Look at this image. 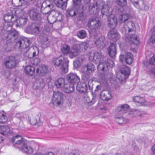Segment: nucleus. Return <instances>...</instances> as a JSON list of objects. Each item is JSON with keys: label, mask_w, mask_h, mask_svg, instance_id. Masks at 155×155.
I'll use <instances>...</instances> for the list:
<instances>
[{"label": "nucleus", "mask_w": 155, "mask_h": 155, "mask_svg": "<svg viewBox=\"0 0 155 155\" xmlns=\"http://www.w3.org/2000/svg\"><path fill=\"white\" fill-rule=\"evenodd\" d=\"M136 30L134 24L132 21H129L125 23L122 29L121 32L123 34L128 35L126 41L130 45H137L139 43Z\"/></svg>", "instance_id": "obj_1"}, {"label": "nucleus", "mask_w": 155, "mask_h": 155, "mask_svg": "<svg viewBox=\"0 0 155 155\" xmlns=\"http://www.w3.org/2000/svg\"><path fill=\"white\" fill-rule=\"evenodd\" d=\"M93 61L98 64L97 69L99 71H107L109 68L113 66V61L109 59H106L101 52H95L94 54Z\"/></svg>", "instance_id": "obj_2"}, {"label": "nucleus", "mask_w": 155, "mask_h": 155, "mask_svg": "<svg viewBox=\"0 0 155 155\" xmlns=\"http://www.w3.org/2000/svg\"><path fill=\"white\" fill-rule=\"evenodd\" d=\"M31 43L30 40L28 38L23 37H20V50L21 51H25V55L27 57L31 58L33 57H30L31 54L32 48H28L30 44Z\"/></svg>", "instance_id": "obj_3"}, {"label": "nucleus", "mask_w": 155, "mask_h": 155, "mask_svg": "<svg viewBox=\"0 0 155 155\" xmlns=\"http://www.w3.org/2000/svg\"><path fill=\"white\" fill-rule=\"evenodd\" d=\"M69 60L67 58L62 56L54 59L53 63L57 66L59 67L61 71L64 73L68 71Z\"/></svg>", "instance_id": "obj_4"}, {"label": "nucleus", "mask_w": 155, "mask_h": 155, "mask_svg": "<svg viewBox=\"0 0 155 155\" xmlns=\"http://www.w3.org/2000/svg\"><path fill=\"white\" fill-rule=\"evenodd\" d=\"M95 70V67L92 63H89L85 66H83L81 68V71L85 77L88 79L90 78V75Z\"/></svg>", "instance_id": "obj_5"}, {"label": "nucleus", "mask_w": 155, "mask_h": 155, "mask_svg": "<svg viewBox=\"0 0 155 155\" xmlns=\"http://www.w3.org/2000/svg\"><path fill=\"white\" fill-rule=\"evenodd\" d=\"M130 73L129 68L125 65H123L120 68V72L117 77L119 80L122 81L128 77Z\"/></svg>", "instance_id": "obj_6"}, {"label": "nucleus", "mask_w": 155, "mask_h": 155, "mask_svg": "<svg viewBox=\"0 0 155 155\" xmlns=\"http://www.w3.org/2000/svg\"><path fill=\"white\" fill-rule=\"evenodd\" d=\"M7 39L9 42L15 43V45L18 46L19 44V38H18V32L16 31L9 32L7 36Z\"/></svg>", "instance_id": "obj_7"}, {"label": "nucleus", "mask_w": 155, "mask_h": 155, "mask_svg": "<svg viewBox=\"0 0 155 155\" xmlns=\"http://www.w3.org/2000/svg\"><path fill=\"white\" fill-rule=\"evenodd\" d=\"M63 100V94L59 91H54L53 94V103L55 105H59Z\"/></svg>", "instance_id": "obj_8"}, {"label": "nucleus", "mask_w": 155, "mask_h": 155, "mask_svg": "<svg viewBox=\"0 0 155 155\" xmlns=\"http://www.w3.org/2000/svg\"><path fill=\"white\" fill-rule=\"evenodd\" d=\"M120 61L121 62L124 60L126 63L128 64H131L133 62V56L130 52H127L124 55L120 54L119 56Z\"/></svg>", "instance_id": "obj_9"}, {"label": "nucleus", "mask_w": 155, "mask_h": 155, "mask_svg": "<svg viewBox=\"0 0 155 155\" xmlns=\"http://www.w3.org/2000/svg\"><path fill=\"white\" fill-rule=\"evenodd\" d=\"M49 1H46L43 2L41 5V10L42 13L45 14L49 15L51 13V9L53 7L52 4H47V2Z\"/></svg>", "instance_id": "obj_10"}, {"label": "nucleus", "mask_w": 155, "mask_h": 155, "mask_svg": "<svg viewBox=\"0 0 155 155\" xmlns=\"http://www.w3.org/2000/svg\"><path fill=\"white\" fill-rule=\"evenodd\" d=\"M66 79L68 82L74 85L76 84L80 81V78L75 73H71L67 75Z\"/></svg>", "instance_id": "obj_11"}, {"label": "nucleus", "mask_w": 155, "mask_h": 155, "mask_svg": "<svg viewBox=\"0 0 155 155\" xmlns=\"http://www.w3.org/2000/svg\"><path fill=\"white\" fill-rule=\"evenodd\" d=\"M18 63L15 57L10 56L8 59L5 62V65L7 68H12L15 67Z\"/></svg>", "instance_id": "obj_12"}, {"label": "nucleus", "mask_w": 155, "mask_h": 155, "mask_svg": "<svg viewBox=\"0 0 155 155\" xmlns=\"http://www.w3.org/2000/svg\"><path fill=\"white\" fill-rule=\"evenodd\" d=\"M26 31L28 33L35 35H38L40 32L39 27L37 24L35 23H32L30 27H27Z\"/></svg>", "instance_id": "obj_13"}, {"label": "nucleus", "mask_w": 155, "mask_h": 155, "mask_svg": "<svg viewBox=\"0 0 155 155\" xmlns=\"http://www.w3.org/2000/svg\"><path fill=\"white\" fill-rule=\"evenodd\" d=\"M48 66L43 64L39 66L37 68L36 72L37 74L40 77H43L46 75L48 71Z\"/></svg>", "instance_id": "obj_14"}, {"label": "nucleus", "mask_w": 155, "mask_h": 155, "mask_svg": "<svg viewBox=\"0 0 155 155\" xmlns=\"http://www.w3.org/2000/svg\"><path fill=\"white\" fill-rule=\"evenodd\" d=\"M87 26L89 28L95 29L101 26V23L100 21L97 18H91L89 20Z\"/></svg>", "instance_id": "obj_15"}, {"label": "nucleus", "mask_w": 155, "mask_h": 155, "mask_svg": "<svg viewBox=\"0 0 155 155\" xmlns=\"http://www.w3.org/2000/svg\"><path fill=\"white\" fill-rule=\"evenodd\" d=\"M108 38L114 41H116L119 38V35L117 31L114 29H110L107 34Z\"/></svg>", "instance_id": "obj_16"}, {"label": "nucleus", "mask_w": 155, "mask_h": 155, "mask_svg": "<svg viewBox=\"0 0 155 155\" xmlns=\"http://www.w3.org/2000/svg\"><path fill=\"white\" fill-rule=\"evenodd\" d=\"M107 25L111 29H114L116 27L117 23V19L114 15H111L107 18Z\"/></svg>", "instance_id": "obj_17"}, {"label": "nucleus", "mask_w": 155, "mask_h": 155, "mask_svg": "<svg viewBox=\"0 0 155 155\" xmlns=\"http://www.w3.org/2000/svg\"><path fill=\"white\" fill-rule=\"evenodd\" d=\"M29 17L31 19L35 21L39 20L40 18V15L38 11L35 9L31 10L29 12Z\"/></svg>", "instance_id": "obj_18"}, {"label": "nucleus", "mask_w": 155, "mask_h": 155, "mask_svg": "<svg viewBox=\"0 0 155 155\" xmlns=\"http://www.w3.org/2000/svg\"><path fill=\"white\" fill-rule=\"evenodd\" d=\"M4 19L5 22H16L18 18L15 15L14 16L11 13H7L5 15L4 17Z\"/></svg>", "instance_id": "obj_19"}, {"label": "nucleus", "mask_w": 155, "mask_h": 155, "mask_svg": "<svg viewBox=\"0 0 155 155\" xmlns=\"http://www.w3.org/2000/svg\"><path fill=\"white\" fill-rule=\"evenodd\" d=\"M100 95L101 99L104 101H107L112 98L111 92L108 90L102 91Z\"/></svg>", "instance_id": "obj_20"}, {"label": "nucleus", "mask_w": 155, "mask_h": 155, "mask_svg": "<svg viewBox=\"0 0 155 155\" xmlns=\"http://www.w3.org/2000/svg\"><path fill=\"white\" fill-rule=\"evenodd\" d=\"M107 51L109 56L111 58L114 57L117 53L116 44L111 43L110 45L108 48Z\"/></svg>", "instance_id": "obj_21"}, {"label": "nucleus", "mask_w": 155, "mask_h": 155, "mask_svg": "<svg viewBox=\"0 0 155 155\" xmlns=\"http://www.w3.org/2000/svg\"><path fill=\"white\" fill-rule=\"evenodd\" d=\"M105 38L103 36L99 37L95 41L96 46L100 49H103L105 45Z\"/></svg>", "instance_id": "obj_22"}, {"label": "nucleus", "mask_w": 155, "mask_h": 155, "mask_svg": "<svg viewBox=\"0 0 155 155\" xmlns=\"http://www.w3.org/2000/svg\"><path fill=\"white\" fill-rule=\"evenodd\" d=\"M68 0H54L55 5L62 9H66Z\"/></svg>", "instance_id": "obj_23"}, {"label": "nucleus", "mask_w": 155, "mask_h": 155, "mask_svg": "<svg viewBox=\"0 0 155 155\" xmlns=\"http://www.w3.org/2000/svg\"><path fill=\"white\" fill-rule=\"evenodd\" d=\"M87 85L85 83H77L76 89L81 93H84L87 92Z\"/></svg>", "instance_id": "obj_24"}, {"label": "nucleus", "mask_w": 155, "mask_h": 155, "mask_svg": "<svg viewBox=\"0 0 155 155\" xmlns=\"http://www.w3.org/2000/svg\"><path fill=\"white\" fill-rule=\"evenodd\" d=\"M74 85L68 82L65 84L64 87V91L65 93H68L73 92L74 89Z\"/></svg>", "instance_id": "obj_25"}, {"label": "nucleus", "mask_w": 155, "mask_h": 155, "mask_svg": "<svg viewBox=\"0 0 155 155\" xmlns=\"http://www.w3.org/2000/svg\"><path fill=\"white\" fill-rule=\"evenodd\" d=\"M130 108L129 106L127 104L122 105L118 106L117 109V111L118 112H120L122 114L127 113Z\"/></svg>", "instance_id": "obj_26"}, {"label": "nucleus", "mask_w": 155, "mask_h": 155, "mask_svg": "<svg viewBox=\"0 0 155 155\" xmlns=\"http://www.w3.org/2000/svg\"><path fill=\"white\" fill-rule=\"evenodd\" d=\"M143 64L145 67L149 69L151 68V65H155V55H153L150 58L149 63L147 61H146L144 62Z\"/></svg>", "instance_id": "obj_27"}, {"label": "nucleus", "mask_w": 155, "mask_h": 155, "mask_svg": "<svg viewBox=\"0 0 155 155\" xmlns=\"http://www.w3.org/2000/svg\"><path fill=\"white\" fill-rule=\"evenodd\" d=\"M12 140L13 144V146L16 148L19 149V135H17L13 136L12 139Z\"/></svg>", "instance_id": "obj_28"}, {"label": "nucleus", "mask_w": 155, "mask_h": 155, "mask_svg": "<svg viewBox=\"0 0 155 155\" xmlns=\"http://www.w3.org/2000/svg\"><path fill=\"white\" fill-rule=\"evenodd\" d=\"M65 79L63 78H60L55 81V85L59 88H62L65 85Z\"/></svg>", "instance_id": "obj_29"}, {"label": "nucleus", "mask_w": 155, "mask_h": 155, "mask_svg": "<svg viewBox=\"0 0 155 155\" xmlns=\"http://www.w3.org/2000/svg\"><path fill=\"white\" fill-rule=\"evenodd\" d=\"M25 73L28 75L32 76L34 73L35 68L33 66H28L25 68Z\"/></svg>", "instance_id": "obj_30"}, {"label": "nucleus", "mask_w": 155, "mask_h": 155, "mask_svg": "<svg viewBox=\"0 0 155 155\" xmlns=\"http://www.w3.org/2000/svg\"><path fill=\"white\" fill-rule=\"evenodd\" d=\"M31 124L33 125H37L38 126H40L42 125V122L40 120V118L38 116L34 118L32 120L30 121Z\"/></svg>", "instance_id": "obj_31"}, {"label": "nucleus", "mask_w": 155, "mask_h": 155, "mask_svg": "<svg viewBox=\"0 0 155 155\" xmlns=\"http://www.w3.org/2000/svg\"><path fill=\"white\" fill-rule=\"evenodd\" d=\"M79 54L80 51L79 50L73 48L69 53V56L71 58H73L78 55Z\"/></svg>", "instance_id": "obj_32"}, {"label": "nucleus", "mask_w": 155, "mask_h": 155, "mask_svg": "<svg viewBox=\"0 0 155 155\" xmlns=\"http://www.w3.org/2000/svg\"><path fill=\"white\" fill-rule=\"evenodd\" d=\"M114 120L118 124H122L126 123L127 120L121 116H117L115 117Z\"/></svg>", "instance_id": "obj_33"}, {"label": "nucleus", "mask_w": 155, "mask_h": 155, "mask_svg": "<svg viewBox=\"0 0 155 155\" xmlns=\"http://www.w3.org/2000/svg\"><path fill=\"white\" fill-rule=\"evenodd\" d=\"M12 22H5L3 24V29L5 31H8L12 29Z\"/></svg>", "instance_id": "obj_34"}, {"label": "nucleus", "mask_w": 155, "mask_h": 155, "mask_svg": "<svg viewBox=\"0 0 155 155\" xmlns=\"http://www.w3.org/2000/svg\"><path fill=\"white\" fill-rule=\"evenodd\" d=\"M134 100L136 102L140 103L141 105L145 104L146 103L145 100L143 97H139L138 96L134 97Z\"/></svg>", "instance_id": "obj_35"}, {"label": "nucleus", "mask_w": 155, "mask_h": 155, "mask_svg": "<svg viewBox=\"0 0 155 155\" xmlns=\"http://www.w3.org/2000/svg\"><path fill=\"white\" fill-rule=\"evenodd\" d=\"M70 47L66 44L63 45L61 48L62 52L64 54H68L70 51Z\"/></svg>", "instance_id": "obj_36"}, {"label": "nucleus", "mask_w": 155, "mask_h": 155, "mask_svg": "<svg viewBox=\"0 0 155 155\" xmlns=\"http://www.w3.org/2000/svg\"><path fill=\"white\" fill-rule=\"evenodd\" d=\"M20 137H21L20 139V149L21 150L27 145V141L26 139L21 137V136Z\"/></svg>", "instance_id": "obj_37"}, {"label": "nucleus", "mask_w": 155, "mask_h": 155, "mask_svg": "<svg viewBox=\"0 0 155 155\" xmlns=\"http://www.w3.org/2000/svg\"><path fill=\"white\" fill-rule=\"evenodd\" d=\"M98 10L94 4H91L89 7V12L91 14H95L98 12Z\"/></svg>", "instance_id": "obj_38"}, {"label": "nucleus", "mask_w": 155, "mask_h": 155, "mask_svg": "<svg viewBox=\"0 0 155 155\" xmlns=\"http://www.w3.org/2000/svg\"><path fill=\"white\" fill-rule=\"evenodd\" d=\"M67 13L70 16L73 17L75 16L78 13L77 10L73 9L72 8L68 9L67 11Z\"/></svg>", "instance_id": "obj_39"}, {"label": "nucleus", "mask_w": 155, "mask_h": 155, "mask_svg": "<svg viewBox=\"0 0 155 155\" xmlns=\"http://www.w3.org/2000/svg\"><path fill=\"white\" fill-rule=\"evenodd\" d=\"M87 35L86 31L84 30H80L78 32L77 34L78 37L80 39L84 38L86 37Z\"/></svg>", "instance_id": "obj_40"}, {"label": "nucleus", "mask_w": 155, "mask_h": 155, "mask_svg": "<svg viewBox=\"0 0 155 155\" xmlns=\"http://www.w3.org/2000/svg\"><path fill=\"white\" fill-rule=\"evenodd\" d=\"M21 150L26 153L29 154L32 153L33 151V148L27 145L22 149Z\"/></svg>", "instance_id": "obj_41"}, {"label": "nucleus", "mask_w": 155, "mask_h": 155, "mask_svg": "<svg viewBox=\"0 0 155 155\" xmlns=\"http://www.w3.org/2000/svg\"><path fill=\"white\" fill-rule=\"evenodd\" d=\"M130 18V15L128 13H126L122 15L120 18V23H123L126 20Z\"/></svg>", "instance_id": "obj_42"}, {"label": "nucleus", "mask_w": 155, "mask_h": 155, "mask_svg": "<svg viewBox=\"0 0 155 155\" xmlns=\"http://www.w3.org/2000/svg\"><path fill=\"white\" fill-rule=\"evenodd\" d=\"M8 120L7 117L4 113L0 112V123H4Z\"/></svg>", "instance_id": "obj_43"}, {"label": "nucleus", "mask_w": 155, "mask_h": 155, "mask_svg": "<svg viewBox=\"0 0 155 155\" xmlns=\"http://www.w3.org/2000/svg\"><path fill=\"white\" fill-rule=\"evenodd\" d=\"M31 54L30 55V57H33L38 54V48L36 46L32 48L31 49Z\"/></svg>", "instance_id": "obj_44"}, {"label": "nucleus", "mask_w": 155, "mask_h": 155, "mask_svg": "<svg viewBox=\"0 0 155 155\" xmlns=\"http://www.w3.org/2000/svg\"><path fill=\"white\" fill-rule=\"evenodd\" d=\"M138 112H139V111H136V109H133L130 110L127 112V114L129 117H134L137 116V114Z\"/></svg>", "instance_id": "obj_45"}, {"label": "nucleus", "mask_w": 155, "mask_h": 155, "mask_svg": "<svg viewBox=\"0 0 155 155\" xmlns=\"http://www.w3.org/2000/svg\"><path fill=\"white\" fill-rule=\"evenodd\" d=\"M95 7L98 9H99L101 8L104 7V5H106L104 4V2L102 0H99L96 2L95 3Z\"/></svg>", "instance_id": "obj_46"}, {"label": "nucleus", "mask_w": 155, "mask_h": 155, "mask_svg": "<svg viewBox=\"0 0 155 155\" xmlns=\"http://www.w3.org/2000/svg\"><path fill=\"white\" fill-rule=\"evenodd\" d=\"M42 47L43 48H46L49 45V42L46 37H45L44 40H43L42 41Z\"/></svg>", "instance_id": "obj_47"}, {"label": "nucleus", "mask_w": 155, "mask_h": 155, "mask_svg": "<svg viewBox=\"0 0 155 155\" xmlns=\"http://www.w3.org/2000/svg\"><path fill=\"white\" fill-rule=\"evenodd\" d=\"M108 7L107 5H104V7L101 8V12L103 15H107L108 12Z\"/></svg>", "instance_id": "obj_48"}, {"label": "nucleus", "mask_w": 155, "mask_h": 155, "mask_svg": "<svg viewBox=\"0 0 155 155\" xmlns=\"http://www.w3.org/2000/svg\"><path fill=\"white\" fill-rule=\"evenodd\" d=\"M6 130L5 132H2L1 133V134L8 136L9 135L12 134L13 132L12 129H10L8 127L6 128Z\"/></svg>", "instance_id": "obj_49"}, {"label": "nucleus", "mask_w": 155, "mask_h": 155, "mask_svg": "<svg viewBox=\"0 0 155 155\" xmlns=\"http://www.w3.org/2000/svg\"><path fill=\"white\" fill-rule=\"evenodd\" d=\"M28 19L25 16L24 17H20V25H24L27 21Z\"/></svg>", "instance_id": "obj_50"}, {"label": "nucleus", "mask_w": 155, "mask_h": 155, "mask_svg": "<svg viewBox=\"0 0 155 155\" xmlns=\"http://www.w3.org/2000/svg\"><path fill=\"white\" fill-rule=\"evenodd\" d=\"M86 101L84 102V103L86 104H88L89 105H91L93 104H94L95 102L94 98L93 97L92 98V100L90 101L89 100V98L88 97H87L86 98Z\"/></svg>", "instance_id": "obj_51"}, {"label": "nucleus", "mask_w": 155, "mask_h": 155, "mask_svg": "<svg viewBox=\"0 0 155 155\" xmlns=\"http://www.w3.org/2000/svg\"><path fill=\"white\" fill-rule=\"evenodd\" d=\"M86 18V17L84 14L83 12H81L79 14L78 17V20L80 21H84Z\"/></svg>", "instance_id": "obj_52"}, {"label": "nucleus", "mask_w": 155, "mask_h": 155, "mask_svg": "<svg viewBox=\"0 0 155 155\" xmlns=\"http://www.w3.org/2000/svg\"><path fill=\"white\" fill-rule=\"evenodd\" d=\"M51 13H52L53 16L56 18L58 17L60 15H61L60 12L54 9L51 10Z\"/></svg>", "instance_id": "obj_53"}, {"label": "nucleus", "mask_w": 155, "mask_h": 155, "mask_svg": "<svg viewBox=\"0 0 155 155\" xmlns=\"http://www.w3.org/2000/svg\"><path fill=\"white\" fill-rule=\"evenodd\" d=\"M117 4L119 5L124 6L125 5L127 4V0H117Z\"/></svg>", "instance_id": "obj_54"}, {"label": "nucleus", "mask_w": 155, "mask_h": 155, "mask_svg": "<svg viewBox=\"0 0 155 155\" xmlns=\"http://www.w3.org/2000/svg\"><path fill=\"white\" fill-rule=\"evenodd\" d=\"M88 46V43L86 42H83L80 45V46L82 50H84L86 49Z\"/></svg>", "instance_id": "obj_55"}, {"label": "nucleus", "mask_w": 155, "mask_h": 155, "mask_svg": "<svg viewBox=\"0 0 155 155\" xmlns=\"http://www.w3.org/2000/svg\"><path fill=\"white\" fill-rule=\"evenodd\" d=\"M152 35L151 37L150 41L152 44H155V26L153 29Z\"/></svg>", "instance_id": "obj_56"}, {"label": "nucleus", "mask_w": 155, "mask_h": 155, "mask_svg": "<svg viewBox=\"0 0 155 155\" xmlns=\"http://www.w3.org/2000/svg\"><path fill=\"white\" fill-rule=\"evenodd\" d=\"M40 59L37 58H35L31 61V64L35 65L38 64L40 63Z\"/></svg>", "instance_id": "obj_57"}, {"label": "nucleus", "mask_w": 155, "mask_h": 155, "mask_svg": "<svg viewBox=\"0 0 155 155\" xmlns=\"http://www.w3.org/2000/svg\"><path fill=\"white\" fill-rule=\"evenodd\" d=\"M104 71L105 72V74L104 75V74H101L100 75V77L101 78V80L103 81H105L106 80V79L107 78V74L108 73V70L107 72L105 71Z\"/></svg>", "instance_id": "obj_58"}, {"label": "nucleus", "mask_w": 155, "mask_h": 155, "mask_svg": "<svg viewBox=\"0 0 155 155\" xmlns=\"http://www.w3.org/2000/svg\"><path fill=\"white\" fill-rule=\"evenodd\" d=\"M74 66L75 68H78L80 67L81 65V64L80 61L78 60H76L73 62Z\"/></svg>", "instance_id": "obj_59"}, {"label": "nucleus", "mask_w": 155, "mask_h": 155, "mask_svg": "<svg viewBox=\"0 0 155 155\" xmlns=\"http://www.w3.org/2000/svg\"><path fill=\"white\" fill-rule=\"evenodd\" d=\"M73 5L74 6H78L81 3V0H73Z\"/></svg>", "instance_id": "obj_60"}, {"label": "nucleus", "mask_w": 155, "mask_h": 155, "mask_svg": "<svg viewBox=\"0 0 155 155\" xmlns=\"http://www.w3.org/2000/svg\"><path fill=\"white\" fill-rule=\"evenodd\" d=\"M38 84H39V85L38 86V87L40 88H42L45 86V84L42 81L41 82L40 81L39 82Z\"/></svg>", "instance_id": "obj_61"}, {"label": "nucleus", "mask_w": 155, "mask_h": 155, "mask_svg": "<svg viewBox=\"0 0 155 155\" xmlns=\"http://www.w3.org/2000/svg\"><path fill=\"white\" fill-rule=\"evenodd\" d=\"M136 111H139V112H138L137 114V116L143 117L144 116V114L142 111L136 109Z\"/></svg>", "instance_id": "obj_62"}, {"label": "nucleus", "mask_w": 155, "mask_h": 155, "mask_svg": "<svg viewBox=\"0 0 155 155\" xmlns=\"http://www.w3.org/2000/svg\"><path fill=\"white\" fill-rule=\"evenodd\" d=\"M101 85L100 84L99 85H97L96 87V88L95 89V91H97L100 90L101 89Z\"/></svg>", "instance_id": "obj_63"}, {"label": "nucleus", "mask_w": 155, "mask_h": 155, "mask_svg": "<svg viewBox=\"0 0 155 155\" xmlns=\"http://www.w3.org/2000/svg\"><path fill=\"white\" fill-rule=\"evenodd\" d=\"M150 71L151 73L153 74L155 77V66L152 68L150 70Z\"/></svg>", "instance_id": "obj_64"}]
</instances>
